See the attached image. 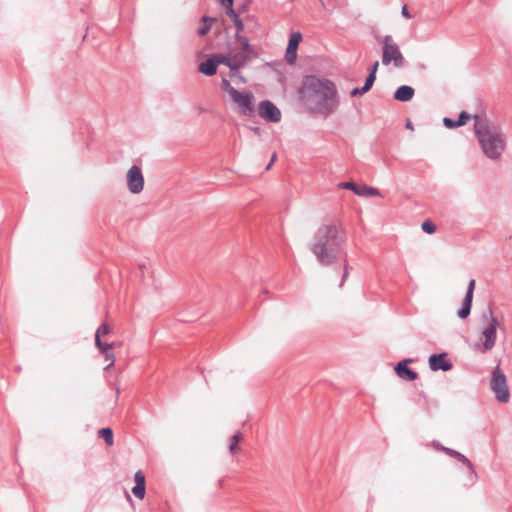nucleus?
I'll return each mask as SVG.
<instances>
[{"mask_svg":"<svg viewBox=\"0 0 512 512\" xmlns=\"http://www.w3.org/2000/svg\"><path fill=\"white\" fill-rule=\"evenodd\" d=\"M346 242L347 231L345 228L335 223H328L318 229L310 251L319 265L329 267L338 262Z\"/></svg>","mask_w":512,"mask_h":512,"instance_id":"f257e3e1","label":"nucleus"},{"mask_svg":"<svg viewBox=\"0 0 512 512\" xmlns=\"http://www.w3.org/2000/svg\"><path fill=\"white\" fill-rule=\"evenodd\" d=\"M300 94L305 105L317 113L330 114L338 105L335 85L315 76L303 80Z\"/></svg>","mask_w":512,"mask_h":512,"instance_id":"f03ea898","label":"nucleus"},{"mask_svg":"<svg viewBox=\"0 0 512 512\" xmlns=\"http://www.w3.org/2000/svg\"><path fill=\"white\" fill-rule=\"evenodd\" d=\"M475 133L485 155L491 159L498 158L505 148V143L499 129L487 120L475 116Z\"/></svg>","mask_w":512,"mask_h":512,"instance_id":"7ed1b4c3","label":"nucleus"},{"mask_svg":"<svg viewBox=\"0 0 512 512\" xmlns=\"http://www.w3.org/2000/svg\"><path fill=\"white\" fill-rule=\"evenodd\" d=\"M241 50L234 52L230 50L228 54H216L212 58L199 64L198 70L206 76H213L217 72V66L223 64L232 70L243 67L248 61L247 50L249 47L247 39H240Z\"/></svg>","mask_w":512,"mask_h":512,"instance_id":"20e7f679","label":"nucleus"},{"mask_svg":"<svg viewBox=\"0 0 512 512\" xmlns=\"http://www.w3.org/2000/svg\"><path fill=\"white\" fill-rule=\"evenodd\" d=\"M221 89L229 96L239 115L251 116L254 113V96L251 92L238 91L226 77L221 80Z\"/></svg>","mask_w":512,"mask_h":512,"instance_id":"39448f33","label":"nucleus"},{"mask_svg":"<svg viewBox=\"0 0 512 512\" xmlns=\"http://www.w3.org/2000/svg\"><path fill=\"white\" fill-rule=\"evenodd\" d=\"M382 44V63L386 66L393 64L395 68H401L404 65V56L392 37L385 36Z\"/></svg>","mask_w":512,"mask_h":512,"instance_id":"423d86ee","label":"nucleus"},{"mask_svg":"<svg viewBox=\"0 0 512 512\" xmlns=\"http://www.w3.org/2000/svg\"><path fill=\"white\" fill-rule=\"evenodd\" d=\"M491 389L500 402H507L509 399V389L505 374L499 366L495 367L492 372Z\"/></svg>","mask_w":512,"mask_h":512,"instance_id":"0eeeda50","label":"nucleus"},{"mask_svg":"<svg viewBox=\"0 0 512 512\" xmlns=\"http://www.w3.org/2000/svg\"><path fill=\"white\" fill-rule=\"evenodd\" d=\"M498 326H499V321L490 312L488 315V318H487V325L483 329V331L481 333V338H480L485 351H489L495 346L496 339H497Z\"/></svg>","mask_w":512,"mask_h":512,"instance_id":"6e6552de","label":"nucleus"},{"mask_svg":"<svg viewBox=\"0 0 512 512\" xmlns=\"http://www.w3.org/2000/svg\"><path fill=\"white\" fill-rule=\"evenodd\" d=\"M128 190L132 194H139L144 189V176L143 173L138 166H132L126 175Z\"/></svg>","mask_w":512,"mask_h":512,"instance_id":"1a4fd4ad","label":"nucleus"},{"mask_svg":"<svg viewBox=\"0 0 512 512\" xmlns=\"http://www.w3.org/2000/svg\"><path fill=\"white\" fill-rule=\"evenodd\" d=\"M258 114L268 122L277 123L281 120L280 110L269 100H264L259 103Z\"/></svg>","mask_w":512,"mask_h":512,"instance_id":"9d476101","label":"nucleus"},{"mask_svg":"<svg viewBox=\"0 0 512 512\" xmlns=\"http://www.w3.org/2000/svg\"><path fill=\"white\" fill-rule=\"evenodd\" d=\"M301 41L302 35L300 32L291 33L285 55V59L289 64L295 63L297 59V49Z\"/></svg>","mask_w":512,"mask_h":512,"instance_id":"9b49d317","label":"nucleus"},{"mask_svg":"<svg viewBox=\"0 0 512 512\" xmlns=\"http://www.w3.org/2000/svg\"><path fill=\"white\" fill-rule=\"evenodd\" d=\"M475 286V280H470L465 298L462 303V308L458 311V316L462 319L466 318L470 314Z\"/></svg>","mask_w":512,"mask_h":512,"instance_id":"f8f14e48","label":"nucleus"},{"mask_svg":"<svg viewBox=\"0 0 512 512\" xmlns=\"http://www.w3.org/2000/svg\"><path fill=\"white\" fill-rule=\"evenodd\" d=\"M411 362H412L411 359H405V360L400 361L395 366L396 374L398 375V377H400L401 379H403L405 381H414L418 377V374L408 367V364Z\"/></svg>","mask_w":512,"mask_h":512,"instance_id":"ddd939ff","label":"nucleus"},{"mask_svg":"<svg viewBox=\"0 0 512 512\" xmlns=\"http://www.w3.org/2000/svg\"><path fill=\"white\" fill-rule=\"evenodd\" d=\"M429 366L433 371H448L452 368V363L447 359V355L445 353L434 354L429 358Z\"/></svg>","mask_w":512,"mask_h":512,"instance_id":"4468645a","label":"nucleus"},{"mask_svg":"<svg viewBox=\"0 0 512 512\" xmlns=\"http://www.w3.org/2000/svg\"><path fill=\"white\" fill-rule=\"evenodd\" d=\"M134 479L136 485L132 488V493L135 495V497L142 500L145 497L146 492L145 475L142 471H137L135 473Z\"/></svg>","mask_w":512,"mask_h":512,"instance_id":"2eb2a0df","label":"nucleus"},{"mask_svg":"<svg viewBox=\"0 0 512 512\" xmlns=\"http://www.w3.org/2000/svg\"><path fill=\"white\" fill-rule=\"evenodd\" d=\"M415 94V90L408 85L400 86L394 93V99L400 102L410 101Z\"/></svg>","mask_w":512,"mask_h":512,"instance_id":"dca6fc26","label":"nucleus"},{"mask_svg":"<svg viewBox=\"0 0 512 512\" xmlns=\"http://www.w3.org/2000/svg\"><path fill=\"white\" fill-rule=\"evenodd\" d=\"M378 67H379V61H376L371 68L370 74L367 77L364 86L362 87V92H368L371 89V87L376 79V73H377Z\"/></svg>","mask_w":512,"mask_h":512,"instance_id":"f3484780","label":"nucleus"},{"mask_svg":"<svg viewBox=\"0 0 512 512\" xmlns=\"http://www.w3.org/2000/svg\"><path fill=\"white\" fill-rule=\"evenodd\" d=\"M243 440V435L237 432L229 439V452L233 455L240 451L239 443Z\"/></svg>","mask_w":512,"mask_h":512,"instance_id":"a211bd4d","label":"nucleus"},{"mask_svg":"<svg viewBox=\"0 0 512 512\" xmlns=\"http://www.w3.org/2000/svg\"><path fill=\"white\" fill-rule=\"evenodd\" d=\"M356 195L362 196V197H373V196H379L380 192L378 189L373 188L371 186L361 185V186H358Z\"/></svg>","mask_w":512,"mask_h":512,"instance_id":"6ab92c4d","label":"nucleus"},{"mask_svg":"<svg viewBox=\"0 0 512 512\" xmlns=\"http://www.w3.org/2000/svg\"><path fill=\"white\" fill-rule=\"evenodd\" d=\"M98 436L103 438L108 446L114 444L113 431L111 428H102L98 431Z\"/></svg>","mask_w":512,"mask_h":512,"instance_id":"aec40b11","label":"nucleus"},{"mask_svg":"<svg viewBox=\"0 0 512 512\" xmlns=\"http://www.w3.org/2000/svg\"><path fill=\"white\" fill-rule=\"evenodd\" d=\"M203 22L204 26L198 30V34L200 36H204L210 31L212 24L215 22V19L205 16L203 17Z\"/></svg>","mask_w":512,"mask_h":512,"instance_id":"412c9836","label":"nucleus"},{"mask_svg":"<svg viewBox=\"0 0 512 512\" xmlns=\"http://www.w3.org/2000/svg\"><path fill=\"white\" fill-rule=\"evenodd\" d=\"M95 344L102 354L106 352H111L110 350H112L115 347L114 343H105L101 339H98V337H96L95 339Z\"/></svg>","mask_w":512,"mask_h":512,"instance_id":"4be33fe9","label":"nucleus"},{"mask_svg":"<svg viewBox=\"0 0 512 512\" xmlns=\"http://www.w3.org/2000/svg\"><path fill=\"white\" fill-rule=\"evenodd\" d=\"M112 333V327L108 323H103L100 325V327L97 329L95 338L98 337V339H101L102 336H106L108 334Z\"/></svg>","mask_w":512,"mask_h":512,"instance_id":"5701e85b","label":"nucleus"},{"mask_svg":"<svg viewBox=\"0 0 512 512\" xmlns=\"http://www.w3.org/2000/svg\"><path fill=\"white\" fill-rule=\"evenodd\" d=\"M421 228L424 232L428 233V234H433L435 233L436 231V226L434 225L433 222H431L430 220H426L422 223L421 225Z\"/></svg>","mask_w":512,"mask_h":512,"instance_id":"b1692460","label":"nucleus"},{"mask_svg":"<svg viewBox=\"0 0 512 512\" xmlns=\"http://www.w3.org/2000/svg\"><path fill=\"white\" fill-rule=\"evenodd\" d=\"M104 356H105V361L108 362L107 366L105 369H108L110 367H112L115 363V355L114 353L112 352H106V353H103Z\"/></svg>","mask_w":512,"mask_h":512,"instance_id":"393cba45","label":"nucleus"},{"mask_svg":"<svg viewBox=\"0 0 512 512\" xmlns=\"http://www.w3.org/2000/svg\"><path fill=\"white\" fill-rule=\"evenodd\" d=\"M358 186H359V185H357V184H356L355 182H353V181H350V182H344V183H342V184H341V187H342L343 189L351 190V191H353L355 194H356V191H357V189H358Z\"/></svg>","mask_w":512,"mask_h":512,"instance_id":"a878e982","label":"nucleus"},{"mask_svg":"<svg viewBox=\"0 0 512 512\" xmlns=\"http://www.w3.org/2000/svg\"><path fill=\"white\" fill-rule=\"evenodd\" d=\"M470 117L471 116L469 114H467L466 112H462L459 116L458 121H456V125H458V127L465 125L467 120L470 119Z\"/></svg>","mask_w":512,"mask_h":512,"instance_id":"bb28decb","label":"nucleus"},{"mask_svg":"<svg viewBox=\"0 0 512 512\" xmlns=\"http://www.w3.org/2000/svg\"><path fill=\"white\" fill-rule=\"evenodd\" d=\"M238 70L239 69H237V70L230 69V74H229L230 79H235V80H239L241 82H245V78L239 74Z\"/></svg>","mask_w":512,"mask_h":512,"instance_id":"cd10ccee","label":"nucleus"},{"mask_svg":"<svg viewBox=\"0 0 512 512\" xmlns=\"http://www.w3.org/2000/svg\"><path fill=\"white\" fill-rule=\"evenodd\" d=\"M443 122H444L445 126L448 128L458 127V125H456V121H453L450 118H444Z\"/></svg>","mask_w":512,"mask_h":512,"instance_id":"c85d7f7f","label":"nucleus"},{"mask_svg":"<svg viewBox=\"0 0 512 512\" xmlns=\"http://www.w3.org/2000/svg\"><path fill=\"white\" fill-rule=\"evenodd\" d=\"M401 14L407 18V19H411L412 18V15L410 14V12L408 11V8L406 5H404L401 9Z\"/></svg>","mask_w":512,"mask_h":512,"instance_id":"c756f323","label":"nucleus"},{"mask_svg":"<svg viewBox=\"0 0 512 512\" xmlns=\"http://www.w3.org/2000/svg\"><path fill=\"white\" fill-rule=\"evenodd\" d=\"M365 92H362V88L359 89V88H354L352 91H351V96L352 97H355L357 95H361V94H364Z\"/></svg>","mask_w":512,"mask_h":512,"instance_id":"7c9ffc66","label":"nucleus"},{"mask_svg":"<svg viewBox=\"0 0 512 512\" xmlns=\"http://www.w3.org/2000/svg\"><path fill=\"white\" fill-rule=\"evenodd\" d=\"M222 3H223V5H225L226 7H228L230 9L231 13H233V10H232L233 0H222Z\"/></svg>","mask_w":512,"mask_h":512,"instance_id":"2f4dec72","label":"nucleus"},{"mask_svg":"<svg viewBox=\"0 0 512 512\" xmlns=\"http://www.w3.org/2000/svg\"><path fill=\"white\" fill-rule=\"evenodd\" d=\"M276 159V154H273L272 156V159H271V162L268 164V166L266 167L267 170H269L271 168V165L273 164V162L275 161Z\"/></svg>","mask_w":512,"mask_h":512,"instance_id":"473e14b6","label":"nucleus"},{"mask_svg":"<svg viewBox=\"0 0 512 512\" xmlns=\"http://www.w3.org/2000/svg\"><path fill=\"white\" fill-rule=\"evenodd\" d=\"M251 130L256 134H260V129L257 127L251 128Z\"/></svg>","mask_w":512,"mask_h":512,"instance_id":"72a5a7b5","label":"nucleus"},{"mask_svg":"<svg viewBox=\"0 0 512 512\" xmlns=\"http://www.w3.org/2000/svg\"><path fill=\"white\" fill-rule=\"evenodd\" d=\"M347 275H348L347 266H345L344 274H343V280L346 279Z\"/></svg>","mask_w":512,"mask_h":512,"instance_id":"f704fd0d","label":"nucleus"},{"mask_svg":"<svg viewBox=\"0 0 512 512\" xmlns=\"http://www.w3.org/2000/svg\"><path fill=\"white\" fill-rule=\"evenodd\" d=\"M406 127H407L408 129H411V130L413 129V126H412V124H411L410 122H408V123H407Z\"/></svg>","mask_w":512,"mask_h":512,"instance_id":"c9c22d12","label":"nucleus"}]
</instances>
